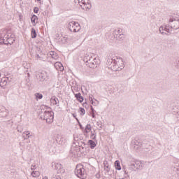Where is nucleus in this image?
I'll use <instances>...</instances> for the list:
<instances>
[{
  "instance_id": "nucleus-10",
  "label": "nucleus",
  "mask_w": 179,
  "mask_h": 179,
  "mask_svg": "<svg viewBox=\"0 0 179 179\" xmlns=\"http://www.w3.org/2000/svg\"><path fill=\"white\" fill-rule=\"evenodd\" d=\"M115 167L116 170H121V164H120V161L115 162Z\"/></svg>"
},
{
  "instance_id": "nucleus-11",
  "label": "nucleus",
  "mask_w": 179,
  "mask_h": 179,
  "mask_svg": "<svg viewBox=\"0 0 179 179\" xmlns=\"http://www.w3.org/2000/svg\"><path fill=\"white\" fill-rule=\"evenodd\" d=\"M90 131H92V127L90 126V124H87L85 127V133L89 134Z\"/></svg>"
},
{
  "instance_id": "nucleus-9",
  "label": "nucleus",
  "mask_w": 179,
  "mask_h": 179,
  "mask_svg": "<svg viewBox=\"0 0 179 179\" xmlns=\"http://www.w3.org/2000/svg\"><path fill=\"white\" fill-rule=\"evenodd\" d=\"M31 36L32 38H36V37H37V32H36V29H34V28L31 29Z\"/></svg>"
},
{
  "instance_id": "nucleus-8",
  "label": "nucleus",
  "mask_w": 179,
  "mask_h": 179,
  "mask_svg": "<svg viewBox=\"0 0 179 179\" xmlns=\"http://www.w3.org/2000/svg\"><path fill=\"white\" fill-rule=\"evenodd\" d=\"M75 97L77 99L79 103H83L84 99H83V96H82V94H80V93L76 94Z\"/></svg>"
},
{
  "instance_id": "nucleus-19",
  "label": "nucleus",
  "mask_w": 179,
  "mask_h": 179,
  "mask_svg": "<svg viewBox=\"0 0 179 179\" xmlns=\"http://www.w3.org/2000/svg\"><path fill=\"white\" fill-rule=\"evenodd\" d=\"M34 13H37L38 12V8H35L34 9Z\"/></svg>"
},
{
  "instance_id": "nucleus-13",
  "label": "nucleus",
  "mask_w": 179,
  "mask_h": 179,
  "mask_svg": "<svg viewBox=\"0 0 179 179\" xmlns=\"http://www.w3.org/2000/svg\"><path fill=\"white\" fill-rule=\"evenodd\" d=\"M89 143L91 146V149H93V148H96V143H94V141H93L92 140H90Z\"/></svg>"
},
{
  "instance_id": "nucleus-4",
  "label": "nucleus",
  "mask_w": 179,
  "mask_h": 179,
  "mask_svg": "<svg viewBox=\"0 0 179 179\" xmlns=\"http://www.w3.org/2000/svg\"><path fill=\"white\" fill-rule=\"evenodd\" d=\"M44 120L49 123L52 122L54 121V113L52 111H45L44 113Z\"/></svg>"
},
{
  "instance_id": "nucleus-21",
  "label": "nucleus",
  "mask_w": 179,
  "mask_h": 179,
  "mask_svg": "<svg viewBox=\"0 0 179 179\" xmlns=\"http://www.w3.org/2000/svg\"><path fill=\"white\" fill-rule=\"evenodd\" d=\"M43 179H48V178H47V177H44Z\"/></svg>"
},
{
  "instance_id": "nucleus-20",
  "label": "nucleus",
  "mask_w": 179,
  "mask_h": 179,
  "mask_svg": "<svg viewBox=\"0 0 179 179\" xmlns=\"http://www.w3.org/2000/svg\"><path fill=\"white\" fill-rule=\"evenodd\" d=\"M53 179H61V177L57 176V177L53 178Z\"/></svg>"
},
{
  "instance_id": "nucleus-17",
  "label": "nucleus",
  "mask_w": 179,
  "mask_h": 179,
  "mask_svg": "<svg viewBox=\"0 0 179 179\" xmlns=\"http://www.w3.org/2000/svg\"><path fill=\"white\" fill-rule=\"evenodd\" d=\"M35 96H36V99H43V94H41L40 93L35 94Z\"/></svg>"
},
{
  "instance_id": "nucleus-15",
  "label": "nucleus",
  "mask_w": 179,
  "mask_h": 179,
  "mask_svg": "<svg viewBox=\"0 0 179 179\" xmlns=\"http://www.w3.org/2000/svg\"><path fill=\"white\" fill-rule=\"evenodd\" d=\"M32 177H39L40 176V172L38 171H34L31 173Z\"/></svg>"
},
{
  "instance_id": "nucleus-7",
  "label": "nucleus",
  "mask_w": 179,
  "mask_h": 179,
  "mask_svg": "<svg viewBox=\"0 0 179 179\" xmlns=\"http://www.w3.org/2000/svg\"><path fill=\"white\" fill-rule=\"evenodd\" d=\"M38 20V17H37V15H34L31 18V22L33 24V26H36L37 24V22Z\"/></svg>"
},
{
  "instance_id": "nucleus-12",
  "label": "nucleus",
  "mask_w": 179,
  "mask_h": 179,
  "mask_svg": "<svg viewBox=\"0 0 179 179\" xmlns=\"http://www.w3.org/2000/svg\"><path fill=\"white\" fill-rule=\"evenodd\" d=\"M87 65H88L90 68H94L96 64H94V62H92L91 60H89L87 62Z\"/></svg>"
},
{
  "instance_id": "nucleus-16",
  "label": "nucleus",
  "mask_w": 179,
  "mask_h": 179,
  "mask_svg": "<svg viewBox=\"0 0 179 179\" xmlns=\"http://www.w3.org/2000/svg\"><path fill=\"white\" fill-rule=\"evenodd\" d=\"M50 103H51V104H52V106L57 105V99H55V98H52V99H50Z\"/></svg>"
},
{
  "instance_id": "nucleus-22",
  "label": "nucleus",
  "mask_w": 179,
  "mask_h": 179,
  "mask_svg": "<svg viewBox=\"0 0 179 179\" xmlns=\"http://www.w3.org/2000/svg\"><path fill=\"white\" fill-rule=\"evenodd\" d=\"M26 134H27V135H29V132H26Z\"/></svg>"
},
{
  "instance_id": "nucleus-18",
  "label": "nucleus",
  "mask_w": 179,
  "mask_h": 179,
  "mask_svg": "<svg viewBox=\"0 0 179 179\" xmlns=\"http://www.w3.org/2000/svg\"><path fill=\"white\" fill-rule=\"evenodd\" d=\"M3 85H6V81L4 80L3 82H0V86L3 87Z\"/></svg>"
},
{
  "instance_id": "nucleus-1",
  "label": "nucleus",
  "mask_w": 179,
  "mask_h": 179,
  "mask_svg": "<svg viewBox=\"0 0 179 179\" xmlns=\"http://www.w3.org/2000/svg\"><path fill=\"white\" fill-rule=\"evenodd\" d=\"M75 174L78 178L81 179H85L87 177V173H86V171H85V167L80 164L76 166Z\"/></svg>"
},
{
  "instance_id": "nucleus-6",
  "label": "nucleus",
  "mask_w": 179,
  "mask_h": 179,
  "mask_svg": "<svg viewBox=\"0 0 179 179\" xmlns=\"http://www.w3.org/2000/svg\"><path fill=\"white\" fill-rule=\"evenodd\" d=\"M55 67L57 71H60V72L64 71V66L62 65V63L57 62L55 64Z\"/></svg>"
},
{
  "instance_id": "nucleus-23",
  "label": "nucleus",
  "mask_w": 179,
  "mask_h": 179,
  "mask_svg": "<svg viewBox=\"0 0 179 179\" xmlns=\"http://www.w3.org/2000/svg\"><path fill=\"white\" fill-rule=\"evenodd\" d=\"M37 1H40V0H37Z\"/></svg>"
},
{
  "instance_id": "nucleus-5",
  "label": "nucleus",
  "mask_w": 179,
  "mask_h": 179,
  "mask_svg": "<svg viewBox=\"0 0 179 179\" xmlns=\"http://www.w3.org/2000/svg\"><path fill=\"white\" fill-rule=\"evenodd\" d=\"M55 169L57 170V174H63V173H65V169L62 167V165L59 164H57L55 165Z\"/></svg>"
},
{
  "instance_id": "nucleus-3",
  "label": "nucleus",
  "mask_w": 179,
  "mask_h": 179,
  "mask_svg": "<svg viewBox=\"0 0 179 179\" xmlns=\"http://www.w3.org/2000/svg\"><path fill=\"white\" fill-rule=\"evenodd\" d=\"M79 4L84 10H87V9H90V8H92V3H90L89 0H81L79 1Z\"/></svg>"
},
{
  "instance_id": "nucleus-14",
  "label": "nucleus",
  "mask_w": 179,
  "mask_h": 179,
  "mask_svg": "<svg viewBox=\"0 0 179 179\" xmlns=\"http://www.w3.org/2000/svg\"><path fill=\"white\" fill-rule=\"evenodd\" d=\"M79 113H80V115H85L86 110H85V108H80Z\"/></svg>"
},
{
  "instance_id": "nucleus-2",
  "label": "nucleus",
  "mask_w": 179,
  "mask_h": 179,
  "mask_svg": "<svg viewBox=\"0 0 179 179\" xmlns=\"http://www.w3.org/2000/svg\"><path fill=\"white\" fill-rule=\"evenodd\" d=\"M69 29L71 30V31L76 33L80 30V25L78 22H71L69 24Z\"/></svg>"
}]
</instances>
